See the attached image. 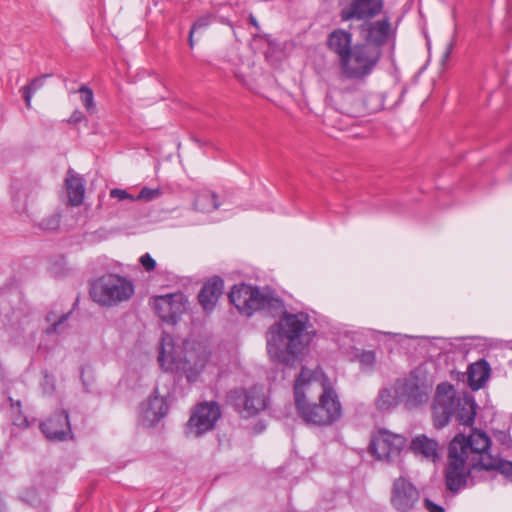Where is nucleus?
<instances>
[{
  "instance_id": "f257e3e1",
  "label": "nucleus",
  "mask_w": 512,
  "mask_h": 512,
  "mask_svg": "<svg viewBox=\"0 0 512 512\" xmlns=\"http://www.w3.org/2000/svg\"><path fill=\"white\" fill-rule=\"evenodd\" d=\"M228 296L242 315L249 317L255 311H263L271 317H280L266 332L267 352L275 362L293 366L315 336L309 315L288 313L284 301L269 289L242 283L234 285Z\"/></svg>"
},
{
  "instance_id": "f03ea898",
  "label": "nucleus",
  "mask_w": 512,
  "mask_h": 512,
  "mask_svg": "<svg viewBox=\"0 0 512 512\" xmlns=\"http://www.w3.org/2000/svg\"><path fill=\"white\" fill-rule=\"evenodd\" d=\"M293 392L297 414L307 425L330 426L341 418L342 406L337 393L322 383L315 371L302 367Z\"/></svg>"
},
{
  "instance_id": "7ed1b4c3",
  "label": "nucleus",
  "mask_w": 512,
  "mask_h": 512,
  "mask_svg": "<svg viewBox=\"0 0 512 512\" xmlns=\"http://www.w3.org/2000/svg\"><path fill=\"white\" fill-rule=\"evenodd\" d=\"M455 446L457 454L464 459L471 455V468L485 471H498L508 481L512 482V461L492 456L489 453L490 437L481 430H473L466 437L457 434L450 442L449 447Z\"/></svg>"
},
{
  "instance_id": "20e7f679",
  "label": "nucleus",
  "mask_w": 512,
  "mask_h": 512,
  "mask_svg": "<svg viewBox=\"0 0 512 512\" xmlns=\"http://www.w3.org/2000/svg\"><path fill=\"white\" fill-rule=\"evenodd\" d=\"M359 36L362 39L358 48L359 60H365L369 75L372 73L382 56V48L395 46L397 27L392 25L387 13L381 19H366L358 26Z\"/></svg>"
},
{
  "instance_id": "39448f33",
  "label": "nucleus",
  "mask_w": 512,
  "mask_h": 512,
  "mask_svg": "<svg viewBox=\"0 0 512 512\" xmlns=\"http://www.w3.org/2000/svg\"><path fill=\"white\" fill-rule=\"evenodd\" d=\"M352 33L337 28L330 32L326 39L327 48L338 58L340 76L352 81H363L369 76L365 60H359L360 43L352 45Z\"/></svg>"
},
{
  "instance_id": "423d86ee",
  "label": "nucleus",
  "mask_w": 512,
  "mask_h": 512,
  "mask_svg": "<svg viewBox=\"0 0 512 512\" xmlns=\"http://www.w3.org/2000/svg\"><path fill=\"white\" fill-rule=\"evenodd\" d=\"M158 363L165 372L185 376L194 382L205 367L206 359L195 351H176L170 336L163 337L160 343Z\"/></svg>"
},
{
  "instance_id": "0eeeda50",
  "label": "nucleus",
  "mask_w": 512,
  "mask_h": 512,
  "mask_svg": "<svg viewBox=\"0 0 512 512\" xmlns=\"http://www.w3.org/2000/svg\"><path fill=\"white\" fill-rule=\"evenodd\" d=\"M133 294V283L117 274L103 275L94 280L90 287V296L93 301L106 307L128 301Z\"/></svg>"
},
{
  "instance_id": "6e6552de",
  "label": "nucleus",
  "mask_w": 512,
  "mask_h": 512,
  "mask_svg": "<svg viewBox=\"0 0 512 512\" xmlns=\"http://www.w3.org/2000/svg\"><path fill=\"white\" fill-rule=\"evenodd\" d=\"M226 401L242 418L254 417L267 407L263 387L256 385L230 390L226 395Z\"/></svg>"
},
{
  "instance_id": "1a4fd4ad",
  "label": "nucleus",
  "mask_w": 512,
  "mask_h": 512,
  "mask_svg": "<svg viewBox=\"0 0 512 512\" xmlns=\"http://www.w3.org/2000/svg\"><path fill=\"white\" fill-rule=\"evenodd\" d=\"M432 385L419 371L414 370L404 378L397 387L399 400L408 409L423 406L429 400Z\"/></svg>"
},
{
  "instance_id": "9d476101",
  "label": "nucleus",
  "mask_w": 512,
  "mask_h": 512,
  "mask_svg": "<svg viewBox=\"0 0 512 512\" xmlns=\"http://www.w3.org/2000/svg\"><path fill=\"white\" fill-rule=\"evenodd\" d=\"M221 417L220 406L217 402H204L199 404L192 412L184 429L188 438H198L214 429Z\"/></svg>"
},
{
  "instance_id": "9b49d317",
  "label": "nucleus",
  "mask_w": 512,
  "mask_h": 512,
  "mask_svg": "<svg viewBox=\"0 0 512 512\" xmlns=\"http://www.w3.org/2000/svg\"><path fill=\"white\" fill-rule=\"evenodd\" d=\"M447 458V464L444 469L445 486L452 495H456L468 486L469 477L473 469L466 467L467 460L457 454L454 445L448 447Z\"/></svg>"
},
{
  "instance_id": "f8f14e48",
  "label": "nucleus",
  "mask_w": 512,
  "mask_h": 512,
  "mask_svg": "<svg viewBox=\"0 0 512 512\" xmlns=\"http://www.w3.org/2000/svg\"><path fill=\"white\" fill-rule=\"evenodd\" d=\"M456 404V391L453 385L447 382L438 384L432 405L435 428L441 429L448 425L451 418L454 417Z\"/></svg>"
},
{
  "instance_id": "ddd939ff",
  "label": "nucleus",
  "mask_w": 512,
  "mask_h": 512,
  "mask_svg": "<svg viewBox=\"0 0 512 512\" xmlns=\"http://www.w3.org/2000/svg\"><path fill=\"white\" fill-rule=\"evenodd\" d=\"M188 299L181 293L157 296L153 308L157 316L167 324H176L187 310Z\"/></svg>"
},
{
  "instance_id": "4468645a",
  "label": "nucleus",
  "mask_w": 512,
  "mask_h": 512,
  "mask_svg": "<svg viewBox=\"0 0 512 512\" xmlns=\"http://www.w3.org/2000/svg\"><path fill=\"white\" fill-rule=\"evenodd\" d=\"M405 442L406 439L399 434L379 430L377 435L372 438L368 451L379 460L390 461L400 454Z\"/></svg>"
},
{
  "instance_id": "2eb2a0df",
  "label": "nucleus",
  "mask_w": 512,
  "mask_h": 512,
  "mask_svg": "<svg viewBox=\"0 0 512 512\" xmlns=\"http://www.w3.org/2000/svg\"><path fill=\"white\" fill-rule=\"evenodd\" d=\"M420 500L417 487L405 477H398L393 481L390 503L398 512L412 511Z\"/></svg>"
},
{
  "instance_id": "dca6fc26",
  "label": "nucleus",
  "mask_w": 512,
  "mask_h": 512,
  "mask_svg": "<svg viewBox=\"0 0 512 512\" xmlns=\"http://www.w3.org/2000/svg\"><path fill=\"white\" fill-rule=\"evenodd\" d=\"M384 0H351L340 11V19L343 22L350 20L373 19L382 13Z\"/></svg>"
},
{
  "instance_id": "f3484780",
  "label": "nucleus",
  "mask_w": 512,
  "mask_h": 512,
  "mask_svg": "<svg viewBox=\"0 0 512 512\" xmlns=\"http://www.w3.org/2000/svg\"><path fill=\"white\" fill-rule=\"evenodd\" d=\"M40 429L49 440L63 441L71 432L69 415L66 410L54 413L40 424Z\"/></svg>"
},
{
  "instance_id": "a211bd4d",
  "label": "nucleus",
  "mask_w": 512,
  "mask_h": 512,
  "mask_svg": "<svg viewBox=\"0 0 512 512\" xmlns=\"http://www.w3.org/2000/svg\"><path fill=\"white\" fill-rule=\"evenodd\" d=\"M224 281L219 276H214L204 283L198 293V301L206 312L214 310L220 296L223 293Z\"/></svg>"
},
{
  "instance_id": "6ab92c4d",
  "label": "nucleus",
  "mask_w": 512,
  "mask_h": 512,
  "mask_svg": "<svg viewBox=\"0 0 512 512\" xmlns=\"http://www.w3.org/2000/svg\"><path fill=\"white\" fill-rule=\"evenodd\" d=\"M490 372V365L485 359L470 364L467 371L469 387L474 391L481 389L488 381Z\"/></svg>"
},
{
  "instance_id": "aec40b11",
  "label": "nucleus",
  "mask_w": 512,
  "mask_h": 512,
  "mask_svg": "<svg viewBox=\"0 0 512 512\" xmlns=\"http://www.w3.org/2000/svg\"><path fill=\"white\" fill-rule=\"evenodd\" d=\"M454 418L461 425L471 426L475 421L476 402L470 396L457 397Z\"/></svg>"
},
{
  "instance_id": "412c9836",
  "label": "nucleus",
  "mask_w": 512,
  "mask_h": 512,
  "mask_svg": "<svg viewBox=\"0 0 512 512\" xmlns=\"http://www.w3.org/2000/svg\"><path fill=\"white\" fill-rule=\"evenodd\" d=\"M65 185L68 193L69 204L71 206L81 205L85 194L83 178L78 174H74L72 170H69L68 176L65 180Z\"/></svg>"
},
{
  "instance_id": "4be33fe9",
  "label": "nucleus",
  "mask_w": 512,
  "mask_h": 512,
  "mask_svg": "<svg viewBox=\"0 0 512 512\" xmlns=\"http://www.w3.org/2000/svg\"><path fill=\"white\" fill-rule=\"evenodd\" d=\"M168 412V403L165 397L158 395V388L149 397L145 405V416L152 422L160 421Z\"/></svg>"
},
{
  "instance_id": "5701e85b",
  "label": "nucleus",
  "mask_w": 512,
  "mask_h": 512,
  "mask_svg": "<svg viewBox=\"0 0 512 512\" xmlns=\"http://www.w3.org/2000/svg\"><path fill=\"white\" fill-rule=\"evenodd\" d=\"M39 187L36 184H24L13 196V202L18 213H26L29 202L36 200Z\"/></svg>"
},
{
  "instance_id": "b1692460",
  "label": "nucleus",
  "mask_w": 512,
  "mask_h": 512,
  "mask_svg": "<svg viewBox=\"0 0 512 512\" xmlns=\"http://www.w3.org/2000/svg\"><path fill=\"white\" fill-rule=\"evenodd\" d=\"M410 448L414 453L426 458H438V443L424 434L416 436L411 441Z\"/></svg>"
},
{
  "instance_id": "393cba45",
  "label": "nucleus",
  "mask_w": 512,
  "mask_h": 512,
  "mask_svg": "<svg viewBox=\"0 0 512 512\" xmlns=\"http://www.w3.org/2000/svg\"><path fill=\"white\" fill-rule=\"evenodd\" d=\"M195 208L202 212H211L220 207L218 196L215 192H204L195 200Z\"/></svg>"
},
{
  "instance_id": "a878e982",
  "label": "nucleus",
  "mask_w": 512,
  "mask_h": 512,
  "mask_svg": "<svg viewBox=\"0 0 512 512\" xmlns=\"http://www.w3.org/2000/svg\"><path fill=\"white\" fill-rule=\"evenodd\" d=\"M51 76H52L51 74H43L39 77L32 79L28 85L23 86L20 89V91L22 93V97L25 101V105L28 109L31 108V99H32L33 94L36 91L40 90L44 86L45 80Z\"/></svg>"
},
{
  "instance_id": "bb28decb",
  "label": "nucleus",
  "mask_w": 512,
  "mask_h": 512,
  "mask_svg": "<svg viewBox=\"0 0 512 512\" xmlns=\"http://www.w3.org/2000/svg\"><path fill=\"white\" fill-rule=\"evenodd\" d=\"M71 315V311L67 313H63L59 318H57V315L55 312H49L46 315V321L50 322L51 325L45 329V333L47 335L50 334H61L65 328H66V321Z\"/></svg>"
},
{
  "instance_id": "cd10ccee",
  "label": "nucleus",
  "mask_w": 512,
  "mask_h": 512,
  "mask_svg": "<svg viewBox=\"0 0 512 512\" xmlns=\"http://www.w3.org/2000/svg\"><path fill=\"white\" fill-rule=\"evenodd\" d=\"M397 404V398L389 388H382L379 390L378 396L375 400V407L377 410L384 412Z\"/></svg>"
},
{
  "instance_id": "c85d7f7f",
  "label": "nucleus",
  "mask_w": 512,
  "mask_h": 512,
  "mask_svg": "<svg viewBox=\"0 0 512 512\" xmlns=\"http://www.w3.org/2000/svg\"><path fill=\"white\" fill-rule=\"evenodd\" d=\"M356 358L364 369L371 370L376 362L375 352L372 350H361L356 354Z\"/></svg>"
},
{
  "instance_id": "c756f323",
  "label": "nucleus",
  "mask_w": 512,
  "mask_h": 512,
  "mask_svg": "<svg viewBox=\"0 0 512 512\" xmlns=\"http://www.w3.org/2000/svg\"><path fill=\"white\" fill-rule=\"evenodd\" d=\"M78 92L81 94V99L84 107L90 113L95 112L94 96L93 91L87 86L83 85L80 87Z\"/></svg>"
},
{
  "instance_id": "7c9ffc66",
  "label": "nucleus",
  "mask_w": 512,
  "mask_h": 512,
  "mask_svg": "<svg viewBox=\"0 0 512 512\" xmlns=\"http://www.w3.org/2000/svg\"><path fill=\"white\" fill-rule=\"evenodd\" d=\"M60 214L54 213L39 223V227L46 232H54L60 227Z\"/></svg>"
},
{
  "instance_id": "2f4dec72",
  "label": "nucleus",
  "mask_w": 512,
  "mask_h": 512,
  "mask_svg": "<svg viewBox=\"0 0 512 512\" xmlns=\"http://www.w3.org/2000/svg\"><path fill=\"white\" fill-rule=\"evenodd\" d=\"M162 194L161 190L159 188L151 189L148 187H143L139 194L136 196V201L138 200H145V201H151L158 197H160Z\"/></svg>"
},
{
  "instance_id": "473e14b6",
  "label": "nucleus",
  "mask_w": 512,
  "mask_h": 512,
  "mask_svg": "<svg viewBox=\"0 0 512 512\" xmlns=\"http://www.w3.org/2000/svg\"><path fill=\"white\" fill-rule=\"evenodd\" d=\"M110 197L116 198L120 201L129 200L130 202L136 201V197L129 194L126 190L114 188L110 191Z\"/></svg>"
},
{
  "instance_id": "72a5a7b5",
  "label": "nucleus",
  "mask_w": 512,
  "mask_h": 512,
  "mask_svg": "<svg viewBox=\"0 0 512 512\" xmlns=\"http://www.w3.org/2000/svg\"><path fill=\"white\" fill-rule=\"evenodd\" d=\"M211 23V17L209 15L201 16L191 26L192 33L207 28Z\"/></svg>"
},
{
  "instance_id": "f704fd0d",
  "label": "nucleus",
  "mask_w": 512,
  "mask_h": 512,
  "mask_svg": "<svg viewBox=\"0 0 512 512\" xmlns=\"http://www.w3.org/2000/svg\"><path fill=\"white\" fill-rule=\"evenodd\" d=\"M140 263L147 272L153 271L156 267V261L149 253H145L140 257Z\"/></svg>"
},
{
  "instance_id": "c9c22d12",
  "label": "nucleus",
  "mask_w": 512,
  "mask_h": 512,
  "mask_svg": "<svg viewBox=\"0 0 512 512\" xmlns=\"http://www.w3.org/2000/svg\"><path fill=\"white\" fill-rule=\"evenodd\" d=\"M80 378L83 385V388L86 392H90V385L94 382L93 375H90L88 378L85 377V368L82 367L80 370Z\"/></svg>"
},
{
  "instance_id": "e433bc0d",
  "label": "nucleus",
  "mask_w": 512,
  "mask_h": 512,
  "mask_svg": "<svg viewBox=\"0 0 512 512\" xmlns=\"http://www.w3.org/2000/svg\"><path fill=\"white\" fill-rule=\"evenodd\" d=\"M424 506L428 512H444V508L436 503H434L429 498L424 499Z\"/></svg>"
},
{
  "instance_id": "4c0bfd02",
  "label": "nucleus",
  "mask_w": 512,
  "mask_h": 512,
  "mask_svg": "<svg viewBox=\"0 0 512 512\" xmlns=\"http://www.w3.org/2000/svg\"><path fill=\"white\" fill-rule=\"evenodd\" d=\"M83 119H84V114L79 110H75L71 114L68 122L71 124H77V123L81 122Z\"/></svg>"
},
{
  "instance_id": "58836bf2",
  "label": "nucleus",
  "mask_w": 512,
  "mask_h": 512,
  "mask_svg": "<svg viewBox=\"0 0 512 512\" xmlns=\"http://www.w3.org/2000/svg\"><path fill=\"white\" fill-rule=\"evenodd\" d=\"M454 47V43L452 41H450L447 45H446V48H445V51L443 53V56H442V64H444L447 59L449 58L451 52H452V49Z\"/></svg>"
},
{
  "instance_id": "ea45409f",
  "label": "nucleus",
  "mask_w": 512,
  "mask_h": 512,
  "mask_svg": "<svg viewBox=\"0 0 512 512\" xmlns=\"http://www.w3.org/2000/svg\"><path fill=\"white\" fill-rule=\"evenodd\" d=\"M500 435L501 437L499 438V440L502 442V444L510 446V444L512 443L511 437L504 432H500Z\"/></svg>"
},
{
  "instance_id": "a19ab883",
  "label": "nucleus",
  "mask_w": 512,
  "mask_h": 512,
  "mask_svg": "<svg viewBox=\"0 0 512 512\" xmlns=\"http://www.w3.org/2000/svg\"><path fill=\"white\" fill-rule=\"evenodd\" d=\"M9 402H10V405L12 408L16 407L18 409V411L20 412V409H21V401L20 400H14L13 398L9 397L8 398Z\"/></svg>"
},
{
  "instance_id": "79ce46f5",
  "label": "nucleus",
  "mask_w": 512,
  "mask_h": 512,
  "mask_svg": "<svg viewBox=\"0 0 512 512\" xmlns=\"http://www.w3.org/2000/svg\"><path fill=\"white\" fill-rule=\"evenodd\" d=\"M249 22L250 24H252L257 30L260 29V26H259V23L258 21L256 20V18L254 17L253 14H250L249 15Z\"/></svg>"
},
{
  "instance_id": "37998d69",
  "label": "nucleus",
  "mask_w": 512,
  "mask_h": 512,
  "mask_svg": "<svg viewBox=\"0 0 512 512\" xmlns=\"http://www.w3.org/2000/svg\"><path fill=\"white\" fill-rule=\"evenodd\" d=\"M194 34H195V33H192V30H190V32H189V37H188V41H189V46H190V48H193V47H194V39H193Z\"/></svg>"
}]
</instances>
